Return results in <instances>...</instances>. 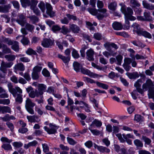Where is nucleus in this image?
<instances>
[{
  "mask_svg": "<svg viewBox=\"0 0 154 154\" xmlns=\"http://www.w3.org/2000/svg\"><path fill=\"white\" fill-rule=\"evenodd\" d=\"M8 87L9 91L15 97V102L17 103L20 104L23 101L22 91L19 87H17L15 88L13 87L11 83L8 84Z\"/></svg>",
  "mask_w": 154,
  "mask_h": 154,
  "instance_id": "f257e3e1",
  "label": "nucleus"
},
{
  "mask_svg": "<svg viewBox=\"0 0 154 154\" xmlns=\"http://www.w3.org/2000/svg\"><path fill=\"white\" fill-rule=\"evenodd\" d=\"M121 10L125 15L126 28L128 29L130 25L128 20H134L136 19V18L132 16L133 13V10L130 7L127 8L126 9L125 6H123L121 8Z\"/></svg>",
  "mask_w": 154,
  "mask_h": 154,
  "instance_id": "f03ea898",
  "label": "nucleus"
},
{
  "mask_svg": "<svg viewBox=\"0 0 154 154\" xmlns=\"http://www.w3.org/2000/svg\"><path fill=\"white\" fill-rule=\"evenodd\" d=\"M132 27L133 28V30L134 34L136 33L138 35L142 36L149 38H152L151 34L147 31L144 30L143 29L141 28L139 25L137 23H134L132 25Z\"/></svg>",
  "mask_w": 154,
  "mask_h": 154,
  "instance_id": "7ed1b4c3",
  "label": "nucleus"
},
{
  "mask_svg": "<svg viewBox=\"0 0 154 154\" xmlns=\"http://www.w3.org/2000/svg\"><path fill=\"white\" fill-rule=\"evenodd\" d=\"M35 105V104L32 102V100L29 98H27L25 101V107L26 110L30 114L33 115L34 114L33 108Z\"/></svg>",
  "mask_w": 154,
  "mask_h": 154,
  "instance_id": "20e7f679",
  "label": "nucleus"
},
{
  "mask_svg": "<svg viewBox=\"0 0 154 154\" xmlns=\"http://www.w3.org/2000/svg\"><path fill=\"white\" fill-rule=\"evenodd\" d=\"M32 85L37 87L38 93L40 96H42L44 92H45L47 88V86L44 84L38 83L36 82H34L32 84Z\"/></svg>",
  "mask_w": 154,
  "mask_h": 154,
  "instance_id": "39448f33",
  "label": "nucleus"
},
{
  "mask_svg": "<svg viewBox=\"0 0 154 154\" xmlns=\"http://www.w3.org/2000/svg\"><path fill=\"white\" fill-rule=\"evenodd\" d=\"M13 64L12 62H7L2 60L1 63L0 70L3 73L5 74L7 72V68H11Z\"/></svg>",
  "mask_w": 154,
  "mask_h": 154,
  "instance_id": "423d86ee",
  "label": "nucleus"
},
{
  "mask_svg": "<svg viewBox=\"0 0 154 154\" xmlns=\"http://www.w3.org/2000/svg\"><path fill=\"white\" fill-rule=\"evenodd\" d=\"M153 86H154V82H152L151 79H148L143 85L142 88L143 91L147 90L149 91L151 88H154Z\"/></svg>",
  "mask_w": 154,
  "mask_h": 154,
  "instance_id": "0eeeda50",
  "label": "nucleus"
},
{
  "mask_svg": "<svg viewBox=\"0 0 154 154\" xmlns=\"http://www.w3.org/2000/svg\"><path fill=\"white\" fill-rule=\"evenodd\" d=\"M81 72L83 74L89 75L90 77L94 78L103 77L102 75H99L98 74L92 72L89 70L86 69L85 68H81Z\"/></svg>",
  "mask_w": 154,
  "mask_h": 154,
  "instance_id": "6e6552de",
  "label": "nucleus"
},
{
  "mask_svg": "<svg viewBox=\"0 0 154 154\" xmlns=\"http://www.w3.org/2000/svg\"><path fill=\"white\" fill-rule=\"evenodd\" d=\"M49 126L50 128L46 126L44 127L45 131L49 134H53L56 133L57 130L58 128V126L53 125L51 123L49 124Z\"/></svg>",
  "mask_w": 154,
  "mask_h": 154,
  "instance_id": "1a4fd4ad",
  "label": "nucleus"
},
{
  "mask_svg": "<svg viewBox=\"0 0 154 154\" xmlns=\"http://www.w3.org/2000/svg\"><path fill=\"white\" fill-rule=\"evenodd\" d=\"M131 61V59L130 58L125 57L124 59V63L122 66L127 72L131 68L130 64Z\"/></svg>",
  "mask_w": 154,
  "mask_h": 154,
  "instance_id": "9d476101",
  "label": "nucleus"
},
{
  "mask_svg": "<svg viewBox=\"0 0 154 154\" xmlns=\"http://www.w3.org/2000/svg\"><path fill=\"white\" fill-rule=\"evenodd\" d=\"M54 44V41L50 39H44L42 42V45L45 48H50Z\"/></svg>",
  "mask_w": 154,
  "mask_h": 154,
  "instance_id": "9b49d317",
  "label": "nucleus"
},
{
  "mask_svg": "<svg viewBox=\"0 0 154 154\" xmlns=\"http://www.w3.org/2000/svg\"><path fill=\"white\" fill-rule=\"evenodd\" d=\"M16 21L21 26H24L26 23L25 16L22 14H19Z\"/></svg>",
  "mask_w": 154,
  "mask_h": 154,
  "instance_id": "f8f14e48",
  "label": "nucleus"
},
{
  "mask_svg": "<svg viewBox=\"0 0 154 154\" xmlns=\"http://www.w3.org/2000/svg\"><path fill=\"white\" fill-rule=\"evenodd\" d=\"M143 81L142 79H138L134 84V86L136 88L137 91L141 94H143V88H140L141 85Z\"/></svg>",
  "mask_w": 154,
  "mask_h": 154,
  "instance_id": "ddd939ff",
  "label": "nucleus"
},
{
  "mask_svg": "<svg viewBox=\"0 0 154 154\" xmlns=\"http://www.w3.org/2000/svg\"><path fill=\"white\" fill-rule=\"evenodd\" d=\"M46 13L47 14L51 17H52L55 15V14L54 11H52V8L50 4L48 3L46 4Z\"/></svg>",
  "mask_w": 154,
  "mask_h": 154,
  "instance_id": "4468645a",
  "label": "nucleus"
},
{
  "mask_svg": "<svg viewBox=\"0 0 154 154\" xmlns=\"http://www.w3.org/2000/svg\"><path fill=\"white\" fill-rule=\"evenodd\" d=\"M142 4L144 8L149 10H154V5L148 3L146 1H142ZM152 15L154 16V11L152 12Z\"/></svg>",
  "mask_w": 154,
  "mask_h": 154,
  "instance_id": "2eb2a0df",
  "label": "nucleus"
},
{
  "mask_svg": "<svg viewBox=\"0 0 154 154\" xmlns=\"http://www.w3.org/2000/svg\"><path fill=\"white\" fill-rule=\"evenodd\" d=\"M94 51L91 49L87 51L86 52V57L87 59L90 61H93L94 60Z\"/></svg>",
  "mask_w": 154,
  "mask_h": 154,
  "instance_id": "dca6fc26",
  "label": "nucleus"
},
{
  "mask_svg": "<svg viewBox=\"0 0 154 154\" xmlns=\"http://www.w3.org/2000/svg\"><path fill=\"white\" fill-rule=\"evenodd\" d=\"M8 97V95L6 90L0 86V98H4Z\"/></svg>",
  "mask_w": 154,
  "mask_h": 154,
  "instance_id": "f3484780",
  "label": "nucleus"
},
{
  "mask_svg": "<svg viewBox=\"0 0 154 154\" xmlns=\"http://www.w3.org/2000/svg\"><path fill=\"white\" fill-rule=\"evenodd\" d=\"M69 28L72 32L75 33H78L80 30L79 26L73 24H70Z\"/></svg>",
  "mask_w": 154,
  "mask_h": 154,
  "instance_id": "a211bd4d",
  "label": "nucleus"
},
{
  "mask_svg": "<svg viewBox=\"0 0 154 154\" xmlns=\"http://www.w3.org/2000/svg\"><path fill=\"white\" fill-rule=\"evenodd\" d=\"M112 26L114 29L117 30H121L123 28L121 23L117 22H114L112 24Z\"/></svg>",
  "mask_w": 154,
  "mask_h": 154,
  "instance_id": "6ab92c4d",
  "label": "nucleus"
},
{
  "mask_svg": "<svg viewBox=\"0 0 154 154\" xmlns=\"http://www.w3.org/2000/svg\"><path fill=\"white\" fill-rule=\"evenodd\" d=\"M145 21H150L152 20V17L151 16V14L149 11H145L143 13Z\"/></svg>",
  "mask_w": 154,
  "mask_h": 154,
  "instance_id": "aec40b11",
  "label": "nucleus"
},
{
  "mask_svg": "<svg viewBox=\"0 0 154 154\" xmlns=\"http://www.w3.org/2000/svg\"><path fill=\"white\" fill-rule=\"evenodd\" d=\"M13 44L11 46V48L14 51L16 52H18L19 51V45L18 42L14 41H13Z\"/></svg>",
  "mask_w": 154,
  "mask_h": 154,
  "instance_id": "412c9836",
  "label": "nucleus"
},
{
  "mask_svg": "<svg viewBox=\"0 0 154 154\" xmlns=\"http://www.w3.org/2000/svg\"><path fill=\"white\" fill-rule=\"evenodd\" d=\"M14 69L16 70L23 71L25 70V67L22 63H19L15 65Z\"/></svg>",
  "mask_w": 154,
  "mask_h": 154,
  "instance_id": "4be33fe9",
  "label": "nucleus"
},
{
  "mask_svg": "<svg viewBox=\"0 0 154 154\" xmlns=\"http://www.w3.org/2000/svg\"><path fill=\"white\" fill-rule=\"evenodd\" d=\"M58 57L61 59L64 63H68L70 60V57L69 56L65 57L61 54H58Z\"/></svg>",
  "mask_w": 154,
  "mask_h": 154,
  "instance_id": "5701e85b",
  "label": "nucleus"
},
{
  "mask_svg": "<svg viewBox=\"0 0 154 154\" xmlns=\"http://www.w3.org/2000/svg\"><path fill=\"white\" fill-rule=\"evenodd\" d=\"M29 96L30 97L34 98L35 97H38L40 95L38 93V90L35 89V91L33 90L31 92H30L29 94Z\"/></svg>",
  "mask_w": 154,
  "mask_h": 154,
  "instance_id": "b1692460",
  "label": "nucleus"
},
{
  "mask_svg": "<svg viewBox=\"0 0 154 154\" xmlns=\"http://www.w3.org/2000/svg\"><path fill=\"white\" fill-rule=\"evenodd\" d=\"M27 118L28 121L30 122H37L36 120V119H38V117L37 116L34 115L33 116H27Z\"/></svg>",
  "mask_w": 154,
  "mask_h": 154,
  "instance_id": "393cba45",
  "label": "nucleus"
},
{
  "mask_svg": "<svg viewBox=\"0 0 154 154\" xmlns=\"http://www.w3.org/2000/svg\"><path fill=\"white\" fill-rule=\"evenodd\" d=\"M28 17L29 18L30 21L33 24H35L39 21L38 18L35 15L30 16Z\"/></svg>",
  "mask_w": 154,
  "mask_h": 154,
  "instance_id": "a878e982",
  "label": "nucleus"
},
{
  "mask_svg": "<svg viewBox=\"0 0 154 154\" xmlns=\"http://www.w3.org/2000/svg\"><path fill=\"white\" fill-rule=\"evenodd\" d=\"M96 84L98 87L102 88L103 89L107 90L109 88L108 85L98 81L96 82Z\"/></svg>",
  "mask_w": 154,
  "mask_h": 154,
  "instance_id": "bb28decb",
  "label": "nucleus"
},
{
  "mask_svg": "<svg viewBox=\"0 0 154 154\" xmlns=\"http://www.w3.org/2000/svg\"><path fill=\"white\" fill-rule=\"evenodd\" d=\"M134 45L137 47H139L141 48H143L145 47V45L143 44L140 41H137L136 40H134L131 42Z\"/></svg>",
  "mask_w": 154,
  "mask_h": 154,
  "instance_id": "cd10ccee",
  "label": "nucleus"
},
{
  "mask_svg": "<svg viewBox=\"0 0 154 154\" xmlns=\"http://www.w3.org/2000/svg\"><path fill=\"white\" fill-rule=\"evenodd\" d=\"M1 112L2 113L7 112L11 113V109L8 106H2Z\"/></svg>",
  "mask_w": 154,
  "mask_h": 154,
  "instance_id": "c85d7f7f",
  "label": "nucleus"
},
{
  "mask_svg": "<svg viewBox=\"0 0 154 154\" xmlns=\"http://www.w3.org/2000/svg\"><path fill=\"white\" fill-rule=\"evenodd\" d=\"M66 16L68 19L69 21L71 20H73V21L79 20V19L75 15H72L69 14H66Z\"/></svg>",
  "mask_w": 154,
  "mask_h": 154,
  "instance_id": "c756f323",
  "label": "nucleus"
},
{
  "mask_svg": "<svg viewBox=\"0 0 154 154\" xmlns=\"http://www.w3.org/2000/svg\"><path fill=\"white\" fill-rule=\"evenodd\" d=\"M5 58L9 61H13L16 58V56L15 55L12 54L6 55L5 56Z\"/></svg>",
  "mask_w": 154,
  "mask_h": 154,
  "instance_id": "7c9ffc66",
  "label": "nucleus"
},
{
  "mask_svg": "<svg viewBox=\"0 0 154 154\" xmlns=\"http://www.w3.org/2000/svg\"><path fill=\"white\" fill-rule=\"evenodd\" d=\"M2 47V51L4 53L8 54L11 52V49L8 48L6 45H3Z\"/></svg>",
  "mask_w": 154,
  "mask_h": 154,
  "instance_id": "2f4dec72",
  "label": "nucleus"
},
{
  "mask_svg": "<svg viewBox=\"0 0 154 154\" xmlns=\"http://www.w3.org/2000/svg\"><path fill=\"white\" fill-rule=\"evenodd\" d=\"M9 5H6L4 6H0V12L7 13L8 11Z\"/></svg>",
  "mask_w": 154,
  "mask_h": 154,
  "instance_id": "473e14b6",
  "label": "nucleus"
},
{
  "mask_svg": "<svg viewBox=\"0 0 154 154\" xmlns=\"http://www.w3.org/2000/svg\"><path fill=\"white\" fill-rule=\"evenodd\" d=\"M116 61H117L116 64L119 66H121L123 59V56L119 54L116 57Z\"/></svg>",
  "mask_w": 154,
  "mask_h": 154,
  "instance_id": "72a5a7b5",
  "label": "nucleus"
},
{
  "mask_svg": "<svg viewBox=\"0 0 154 154\" xmlns=\"http://www.w3.org/2000/svg\"><path fill=\"white\" fill-rule=\"evenodd\" d=\"M22 6L24 8H26L27 6L30 5V1L29 0H20Z\"/></svg>",
  "mask_w": 154,
  "mask_h": 154,
  "instance_id": "f704fd0d",
  "label": "nucleus"
},
{
  "mask_svg": "<svg viewBox=\"0 0 154 154\" xmlns=\"http://www.w3.org/2000/svg\"><path fill=\"white\" fill-rule=\"evenodd\" d=\"M38 3V1L37 0H32L30 2V9L32 10L35 8H37L36 5Z\"/></svg>",
  "mask_w": 154,
  "mask_h": 154,
  "instance_id": "c9c22d12",
  "label": "nucleus"
},
{
  "mask_svg": "<svg viewBox=\"0 0 154 154\" xmlns=\"http://www.w3.org/2000/svg\"><path fill=\"white\" fill-rule=\"evenodd\" d=\"M2 38V41L8 44L9 45H11L12 44V42L13 41L11 40L9 38L3 37Z\"/></svg>",
  "mask_w": 154,
  "mask_h": 154,
  "instance_id": "e433bc0d",
  "label": "nucleus"
},
{
  "mask_svg": "<svg viewBox=\"0 0 154 154\" xmlns=\"http://www.w3.org/2000/svg\"><path fill=\"white\" fill-rule=\"evenodd\" d=\"M25 28L29 31L32 32L34 28V26L31 25L29 23H26L25 25Z\"/></svg>",
  "mask_w": 154,
  "mask_h": 154,
  "instance_id": "4c0bfd02",
  "label": "nucleus"
},
{
  "mask_svg": "<svg viewBox=\"0 0 154 154\" xmlns=\"http://www.w3.org/2000/svg\"><path fill=\"white\" fill-rule=\"evenodd\" d=\"M117 5V3L115 2L111 3L108 6L109 8L112 10L115 11L116 9V7Z\"/></svg>",
  "mask_w": 154,
  "mask_h": 154,
  "instance_id": "58836bf2",
  "label": "nucleus"
},
{
  "mask_svg": "<svg viewBox=\"0 0 154 154\" xmlns=\"http://www.w3.org/2000/svg\"><path fill=\"white\" fill-rule=\"evenodd\" d=\"M94 125H95L97 127H100L102 125V123L101 122L95 119L93 121L91 124V127L93 126Z\"/></svg>",
  "mask_w": 154,
  "mask_h": 154,
  "instance_id": "ea45409f",
  "label": "nucleus"
},
{
  "mask_svg": "<svg viewBox=\"0 0 154 154\" xmlns=\"http://www.w3.org/2000/svg\"><path fill=\"white\" fill-rule=\"evenodd\" d=\"M38 7L40 8L42 12L44 13L45 11V5L44 2L42 1L41 2L38 4Z\"/></svg>",
  "mask_w": 154,
  "mask_h": 154,
  "instance_id": "a19ab883",
  "label": "nucleus"
},
{
  "mask_svg": "<svg viewBox=\"0 0 154 154\" xmlns=\"http://www.w3.org/2000/svg\"><path fill=\"white\" fill-rule=\"evenodd\" d=\"M98 150L100 152L102 153L106 152L108 153L110 152V150L109 149L103 146H100V148Z\"/></svg>",
  "mask_w": 154,
  "mask_h": 154,
  "instance_id": "79ce46f5",
  "label": "nucleus"
},
{
  "mask_svg": "<svg viewBox=\"0 0 154 154\" xmlns=\"http://www.w3.org/2000/svg\"><path fill=\"white\" fill-rule=\"evenodd\" d=\"M73 66L74 69L76 72H79L80 70V64L76 62H75L73 63Z\"/></svg>",
  "mask_w": 154,
  "mask_h": 154,
  "instance_id": "37998d69",
  "label": "nucleus"
},
{
  "mask_svg": "<svg viewBox=\"0 0 154 154\" xmlns=\"http://www.w3.org/2000/svg\"><path fill=\"white\" fill-rule=\"evenodd\" d=\"M84 81H86L87 83L92 84V83H96V82H95L94 80L91 79L88 77H83Z\"/></svg>",
  "mask_w": 154,
  "mask_h": 154,
  "instance_id": "c03bdc74",
  "label": "nucleus"
},
{
  "mask_svg": "<svg viewBox=\"0 0 154 154\" xmlns=\"http://www.w3.org/2000/svg\"><path fill=\"white\" fill-rule=\"evenodd\" d=\"M93 37L95 39L98 41H100L102 39L101 34L99 32L94 33V35Z\"/></svg>",
  "mask_w": 154,
  "mask_h": 154,
  "instance_id": "a18cd8bd",
  "label": "nucleus"
},
{
  "mask_svg": "<svg viewBox=\"0 0 154 154\" xmlns=\"http://www.w3.org/2000/svg\"><path fill=\"white\" fill-rule=\"evenodd\" d=\"M32 77L33 80H38L39 78V73L32 71Z\"/></svg>",
  "mask_w": 154,
  "mask_h": 154,
  "instance_id": "49530a36",
  "label": "nucleus"
},
{
  "mask_svg": "<svg viewBox=\"0 0 154 154\" xmlns=\"http://www.w3.org/2000/svg\"><path fill=\"white\" fill-rule=\"evenodd\" d=\"M134 144L138 147H142L143 145L142 143L139 140L136 139L134 141Z\"/></svg>",
  "mask_w": 154,
  "mask_h": 154,
  "instance_id": "de8ad7c7",
  "label": "nucleus"
},
{
  "mask_svg": "<svg viewBox=\"0 0 154 154\" xmlns=\"http://www.w3.org/2000/svg\"><path fill=\"white\" fill-rule=\"evenodd\" d=\"M130 2L133 7H139L140 6V4L136 0H131Z\"/></svg>",
  "mask_w": 154,
  "mask_h": 154,
  "instance_id": "09e8293b",
  "label": "nucleus"
},
{
  "mask_svg": "<svg viewBox=\"0 0 154 154\" xmlns=\"http://www.w3.org/2000/svg\"><path fill=\"white\" fill-rule=\"evenodd\" d=\"M21 42L25 45H27L29 42L28 38L24 36H23V38L21 40Z\"/></svg>",
  "mask_w": 154,
  "mask_h": 154,
  "instance_id": "8fccbe9b",
  "label": "nucleus"
},
{
  "mask_svg": "<svg viewBox=\"0 0 154 154\" xmlns=\"http://www.w3.org/2000/svg\"><path fill=\"white\" fill-rule=\"evenodd\" d=\"M61 29V32L64 35H66L67 33L69 32L68 29L65 26H62Z\"/></svg>",
  "mask_w": 154,
  "mask_h": 154,
  "instance_id": "3c124183",
  "label": "nucleus"
},
{
  "mask_svg": "<svg viewBox=\"0 0 154 154\" xmlns=\"http://www.w3.org/2000/svg\"><path fill=\"white\" fill-rule=\"evenodd\" d=\"M26 53L29 55L34 54L36 55L37 54V53L36 51L31 48H28L26 51Z\"/></svg>",
  "mask_w": 154,
  "mask_h": 154,
  "instance_id": "603ef678",
  "label": "nucleus"
},
{
  "mask_svg": "<svg viewBox=\"0 0 154 154\" xmlns=\"http://www.w3.org/2000/svg\"><path fill=\"white\" fill-rule=\"evenodd\" d=\"M67 140L68 143L70 145H74L77 143L76 141L69 137H67Z\"/></svg>",
  "mask_w": 154,
  "mask_h": 154,
  "instance_id": "864d4df0",
  "label": "nucleus"
},
{
  "mask_svg": "<svg viewBox=\"0 0 154 154\" xmlns=\"http://www.w3.org/2000/svg\"><path fill=\"white\" fill-rule=\"evenodd\" d=\"M88 11L89 13L94 15H96L97 13V11L96 9L88 8Z\"/></svg>",
  "mask_w": 154,
  "mask_h": 154,
  "instance_id": "5fc2aeb1",
  "label": "nucleus"
},
{
  "mask_svg": "<svg viewBox=\"0 0 154 154\" xmlns=\"http://www.w3.org/2000/svg\"><path fill=\"white\" fill-rule=\"evenodd\" d=\"M72 57L75 58H78L80 57L78 51L75 49H73L72 52Z\"/></svg>",
  "mask_w": 154,
  "mask_h": 154,
  "instance_id": "6e6d98bb",
  "label": "nucleus"
},
{
  "mask_svg": "<svg viewBox=\"0 0 154 154\" xmlns=\"http://www.w3.org/2000/svg\"><path fill=\"white\" fill-rule=\"evenodd\" d=\"M42 66L37 65L33 69V71L39 73L42 70Z\"/></svg>",
  "mask_w": 154,
  "mask_h": 154,
  "instance_id": "4d7b16f0",
  "label": "nucleus"
},
{
  "mask_svg": "<svg viewBox=\"0 0 154 154\" xmlns=\"http://www.w3.org/2000/svg\"><path fill=\"white\" fill-rule=\"evenodd\" d=\"M2 147L7 150H10L12 148L11 145L9 144H4L2 145Z\"/></svg>",
  "mask_w": 154,
  "mask_h": 154,
  "instance_id": "13d9d810",
  "label": "nucleus"
},
{
  "mask_svg": "<svg viewBox=\"0 0 154 154\" xmlns=\"http://www.w3.org/2000/svg\"><path fill=\"white\" fill-rule=\"evenodd\" d=\"M6 124L10 130L13 132L14 129V126L13 124L11 122H8Z\"/></svg>",
  "mask_w": 154,
  "mask_h": 154,
  "instance_id": "bf43d9fd",
  "label": "nucleus"
},
{
  "mask_svg": "<svg viewBox=\"0 0 154 154\" xmlns=\"http://www.w3.org/2000/svg\"><path fill=\"white\" fill-rule=\"evenodd\" d=\"M88 129L90 130L91 132L94 135H98L100 134V131L96 129L92 130L91 129V128L90 127Z\"/></svg>",
  "mask_w": 154,
  "mask_h": 154,
  "instance_id": "052dcab7",
  "label": "nucleus"
},
{
  "mask_svg": "<svg viewBox=\"0 0 154 154\" xmlns=\"http://www.w3.org/2000/svg\"><path fill=\"white\" fill-rule=\"evenodd\" d=\"M52 29L54 32H56L61 29L60 27L58 25H54L52 26Z\"/></svg>",
  "mask_w": 154,
  "mask_h": 154,
  "instance_id": "680f3d73",
  "label": "nucleus"
},
{
  "mask_svg": "<svg viewBox=\"0 0 154 154\" xmlns=\"http://www.w3.org/2000/svg\"><path fill=\"white\" fill-rule=\"evenodd\" d=\"M10 103V100L9 99H0V104L8 105Z\"/></svg>",
  "mask_w": 154,
  "mask_h": 154,
  "instance_id": "e2e57ef3",
  "label": "nucleus"
},
{
  "mask_svg": "<svg viewBox=\"0 0 154 154\" xmlns=\"http://www.w3.org/2000/svg\"><path fill=\"white\" fill-rule=\"evenodd\" d=\"M1 140L3 142L10 143L12 141L11 139H9L7 137H2L1 139Z\"/></svg>",
  "mask_w": 154,
  "mask_h": 154,
  "instance_id": "0e129e2a",
  "label": "nucleus"
},
{
  "mask_svg": "<svg viewBox=\"0 0 154 154\" xmlns=\"http://www.w3.org/2000/svg\"><path fill=\"white\" fill-rule=\"evenodd\" d=\"M42 74L45 76L49 77L50 76V74L49 72L46 69H44L42 72Z\"/></svg>",
  "mask_w": 154,
  "mask_h": 154,
  "instance_id": "69168bd1",
  "label": "nucleus"
},
{
  "mask_svg": "<svg viewBox=\"0 0 154 154\" xmlns=\"http://www.w3.org/2000/svg\"><path fill=\"white\" fill-rule=\"evenodd\" d=\"M111 43L109 42H106L104 44L105 48L108 51H110Z\"/></svg>",
  "mask_w": 154,
  "mask_h": 154,
  "instance_id": "338daca9",
  "label": "nucleus"
},
{
  "mask_svg": "<svg viewBox=\"0 0 154 154\" xmlns=\"http://www.w3.org/2000/svg\"><path fill=\"white\" fill-rule=\"evenodd\" d=\"M46 92L49 93H52L53 94L54 93V87L50 86L48 88L47 90L46 91Z\"/></svg>",
  "mask_w": 154,
  "mask_h": 154,
  "instance_id": "774afa93",
  "label": "nucleus"
}]
</instances>
